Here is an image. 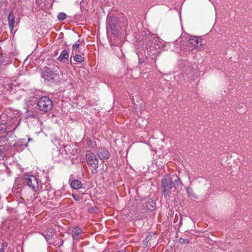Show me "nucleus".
Wrapping results in <instances>:
<instances>
[{"label": "nucleus", "mask_w": 252, "mask_h": 252, "mask_svg": "<svg viewBox=\"0 0 252 252\" xmlns=\"http://www.w3.org/2000/svg\"><path fill=\"white\" fill-rule=\"evenodd\" d=\"M161 193L167 199L171 197L172 192H178L182 190L184 184L176 175L165 174L161 182Z\"/></svg>", "instance_id": "f257e3e1"}, {"label": "nucleus", "mask_w": 252, "mask_h": 252, "mask_svg": "<svg viewBox=\"0 0 252 252\" xmlns=\"http://www.w3.org/2000/svg\"><path fill=\"white\" fill-rule=\"evenodd\" d=\"M128 25L126 19L123 16H117L109 12L107 16L106 28L107 32L117 36L122 28H126Z\"/></svg>", "instance_id": "f03ea898"}, {"label": "nucleus", "mask_w": 252, "mask_h": 252, "mask_svg": "<svg viewBox=\"0 0 252 252\" xmlns=\"http://www.w3.org/2000/svg\"><path fill=\"white\" fill-rule=\"evenodd\" d=\"M2 114H4L6 118H5V121L6 122V125L7 126L9 130L13 131L16 129L17 126L20 125V118L19 116H16L14 114L9 113L8 115L6 113H3Z\"/></svg>", "instance_id": "7ed1b4c3"}, {"label": "nucleus", "mask_w": 252, "mask_h": 252, "mask_svg": "<svg viewBox=\"0 0 252 252\" xmlns=\"http://www.w3.org/2000/svg\"><path fill=\"white\" fill-rule=\"evenodd\" d=\"M86 160L87 164L93 168L92 174H96L98 173L99 161L96 155L92 152H87L86 154Z\"/></svg>", "instance_id": "20e7f679"}, {"label": "nucleus", "mask_w": 252, "mask_h": 252, "mask_svg": "<svg viewBox=\"0 0 252 252\" xmlns=\"http://www.w3.org/2000/svg\"><path fill=\"white\" fill-rule=\"evenodd\" d=\"M53 105L52 100L46 96L40 97L37 102L38 109L44 112L50 111L53 108Z\"/></svg>", "instance_id": "39448f33"}, {"label": "nucleus", "mask_w": 252, "mask_h": 252, "mask_svg": "<svg viewBox=\"0 0 252 252\" xmlns=\"http://www.w3.org/2000/svg\"><path fill=\"white\" fill-rule=\"evenodd\" d=\"M24 184L29 186L33 191H36L38 188V183L34 176H29L24 178Z\"/></svg>", "instance_id": "423d86ee"}, {"label": "nucleus", "mask_w": 252, "mask_h": 252, "mask_svg": "<svg viewBox=\"0 0 252 252\" xmlns=\"http://www.w3.org/2000/svg\"><path fill=\"white\" fill-rule=\"evenodd\" d=\"M56 72L57 71H53L51 68L45 67L42 72V77L48 81L53 80L59 75V73Z\"/></svg>", "instance_id": "0eeeda50"}, {"label": "nucleus", "mask_w": 252, "mask_h": 252, "mask_svg": "<svg viewBox=\"0 0 252 252\" xmlns=\"http://www.w3.org/2000/svg\"><path fill=\"white\" fill-rule=\"evenodd\" d=\"M97 155L101 160L104 161L110 158L111 153L106 148L102 147L97 149Z\"/></svg>", "instance_id": "6e6552de"}, {"label": "nucleus", "mask_w": 252, "mask_h": 252, "mask_svg": "<svg viewBox=\"0 0 252 252\" xmlns=\"http://www.w3.org/2000/svg\"><path fill=\"white\" fill-rule=\"evenodd\" d=\"M5 118L6 117L4 114H1L0 115V137L4 136L5 134L8 133V132H11V130H9L7 126L6 125V122L4 120Z\"/></svg>", "instance_id": "1a4fd4ad"}, {"label": "nucleus", "mask_w": 252, "mask_h": 252, "mask_svg": "<svg viewBox=\"0 0 252 252\" xmlns=\"http://www.w3.org/2000/svg\"><path fill=\"white\" fill-rule=\"evenodd\" d=\"M201 39L198 36H192L189 38L188 41L189 44L191 45L194 48H200L202 46V44L200 43L199 46V43L201 42Z\"/></svg>", "instance_id": "9d476101"}, {"label": "nucleus", "mask_w": 252, "mask_h": 252, "mask_svg": "<svg viewBox=\"0 0 252 252\" xmlns=\"http://www.w3.org/2000/svg\"><path fill=\"white\" fill-rule=\"evenodd\" d=\"M145 207L148 210L153 211L156 208V202L151 198H147L145 201Z\"/></svg>", "instance_id": "9b49d317"}, {"label": "nucleus", "mask_w": 252, "mask_h": 252, "mask_svg": "<svg viewBox=\"0 0 252 252\" xmlns=\"http://www.w3.org/2000/svg\"><path fill=\"white\" fill-rule=\"evenodd\" d=\"M156 239V234L154 233H149L146 236L145 240L143 241V244L144 247H146L148 246V243L151 241Z\"/></svg>", "instance_id": "f8f14e48"}, {"label": "nucleus", "mask_w": 252, "mask_h": 252, "mask_svg": "<svg viewBox=\"0 0 252 252\" xmlns=\"http://www.w3.org/2000/svg\"><path fill=\"white\" fill-rule=\"evenodd\" d=\"M82 233V230L79 227L74 228L72 231V236L74 240L80 239V234Z\"/></svg>", "instance_id": "ddd939ff"}, {"label": "nucleus", "mask_w": 252, "mask_h": 252, "mask_svg": "<svg viewBox=\"0 0 252 252\" xmlns=\"http://www.w3.org/2000/svg\"><path fill=\"white\" fill-rule=\"evenodd\" d=\"M43 235L47 241L50 240L54 235V232L52 229H48L43 231Z\"/></svg>", "instance_id": "4468645a"}, {"label": "nucleus", "mask_w": 252, "mask_h": 252, "mask_svg": "<svg viewBox=\"0 0 252 252\" xmlns=\"http://www.w3.org/2000/svg\"><path fill=\"white\" fill-rule=\"evenodd\" d=\"M70 182V186L73 189H79L82 187V184L81 182L78 180H73Z\"/></svg>", "instance_id": "2eb2a0df"}, {"label": "nucleus", "mask_w": 252, "mask_h": 252, "mask_svg": "<svg viewBox=\"0 0 252 252\" xmlns=\"http://www.w3.org/2000/svg\"><path fill=\"white\" fill-rule=\"evenodd\" d=\"M8 26L10 29L12 30L15 23V16L11 12L8 17Z\"/></svg>", "instance_id": "dca6fc26"}, {"label": "nucleus", "mask_w": 252, "mask_h": 252, "mask_svg": "<svg viewBox=\"0 0 252 252\" xmlns=\"http://www.w3.org/2000/svg\"><path fill=\"white\" fill-rule=\"evenodd\" d=\"M186 192L189 197H192L193 198H196V196L194 194L192 189L189 187L187 188Z\"/></svg>", "instance_id": "f3484780"}, {"label": "nucleus", "mask_w": 252, "mask_h": 252, "mask_svg": "<svg viewBox=\"0 0 252 252\" xmlns=\"http://www.w3.org/2000/svg\"><path fill=\"white\" fill-rule=\"evenodd\" d=\"M18 86V83L16 82H13L12 83H10L8 85V90H9L10 92L13 93L15 92L16 90V88Z\"/></svg>", "instance_id": "a211bd4d"}, {"label": "nucleus", "mask_w": 252, "mask_h": 252, "mask_svg": "<svg viewBox=\"0 0 252 252\" xmlns=\"http://www.w3.org/2000/svg\"><path fill=\"white\" fill-rule=\"evenodd\" d=\"M73 59L76 62L82 63L84 62V58L80 55H76L73 57Z\"/></svg>", "instance_id": "6ab92c4d"}, {"label": "nucleus", "mask_w": 252, "mask_h": 252, "mask_svg": "<svg viewBox=\"0 0 252 252\" xmlns=\"http://www.w3.org/2000/svg\"><path fill=\"white\" fill-rule=\"evenodd\" d=\"M6 151V149L4 145H0V156H3L5 152Z\"/></svg>", "instance_id": "aec40b11"}, {"label": "nucleus", "mask_w": 252, "mask_h": 252, "mask_svg": "<svg viewBox=\"0 0 252 252\" xmlns=\"http://www.w3.org/2000/svg\"><path fill=\"white\" fill-rule=\"evenodd\" d=\"M19 142L20 145H25L26 147H28V143L26 142L25 139H21Z\"/></svg>", "instance_id": "412c9836"}, {"label": "nucleus", "mask_w": 252, "mask_h": 252, "mask_svg": "<svg viewBox=\"0 0 252 252\" xmlns=\"http://www.w3.org/2000/svg\"><path fill=\"white\" fill-rule=\"evenodd\" d=\"M179 242L180 244H185V243L188 244V243H189V240L182 238H180L179 239Z\"/></svg>", "instance_id": "4be33fe9"}, {"label": "nucleus", "mask_w": 252, "mask_h": 252, "mask_svg": "<svg viewBox=\"0 0 252 252\" xmlns=\"http://www.w3.org/2000/svg\"><path fill=\"white\" fill-rule=\"evenodd\" d=\"M182 217L180 215V220H179V223L178 224H177L176 225L177 226H178L179 228H180L182 226Z\"/></svg>", "instance_id": "5701e85b"}, {"label": "nucleus", "mask_w": 252, "mask_h": 252, "mask_svg": "<svg viewBox=\"0 0 252 252\" xmlns=\"http://www.w3.org/2000/svg\"><path fill=\"white\" fill-rule=\"evenodd\" d=\"M58 60L60 62H62L63 61V51H62L61 52L60 56L58 57Z\"/></svg>", "instance_id": "b1692460"}, {"label": "nucleus", "mask_w": 252, "mask_h": 252, "mask_svg": "<svg viewBox=\"0 0 252 252\" xmlns=\"http://www.w3.org/2000/svg\"><path fill=\"white\" fill-rule=\"evenodd\" d=\"M69 57L68 53L65 50H64V59H67Z\"/></svg>", "instance_id": "393cba45"}, {"label": "nucleus", "mask_w": 252, "mask_h": 252, "mask_svg": "<svg viewBox=\"0 0 252 252\" xmlns=\"http://www.w3.org/2000/svg\"><path fill=\"white\" fill-rule=\"evenodd\" d=\"M58 19H59L60 20H61V21L63 20V12H61V13L59 14V15H58Z\"/></svg>", "instance_id": "a878e982"}, {"label": "nucleus", "mask_w": 252, "mask_h": 252, "mask_svg": "<svg viewBox=\"0 0 252 252\" xmlns=\"http://www.w3.org/2000/svg\"><path fill=\"white\" fill-rule=\"evenodd\" d=\"M8 244L6 242H3L1 244V248L6 249L7 247Z\"/></svg>", "instance_id": "bb28decb"}, {"label": "nucleus", "mask_w": 252, "mask_h": 252, "mask_svg": "<svg viewBox=\"0 0 252 252\" xmlns=\"http://www.w3.org/2000/svg\"><path fill=\"white\" fill-rule=\"evenodd\" d=\"M79 44L78 43H75L73 45V49L76 50L79 48Z\"/></svg>", "instance_id": "cd10ccee"}, {"label": "nucleus", "mask_w": 252, "mask_h": 252, "mask_svg": "<svg viewBox=\"0 0 252 252\" xmlns=\"http://www.w3.org/2000/svg\"><path fill=\"white\" fill-rule=\"evenodd\" d=\"M178 220V215L176 214V216H175V218H174V222L175 223H177V222Z\"/></svg>", "instance_id": "c85d7f7f"}, {"label": "nucleus", "mask_w": 252, "mask_h": 252, "mask_svg": "<svg viewBox=\"0 0 252 252\" xmlns=\"http://www.w3.org/2000/svg\"><path fill=\"white\" fill-rule=\"evenodd\" d=\"M5 252L4 249H3V248L0 249V252Z\"/></svg>", "instance_id": "c756f323"}, {"label": "nucleus", "mask_w": 252, "mask_h": 252, "mask_svg": "<svg viewBox=\"0 0 252 252\" xmlns=\"http://www.w3.org/2000/svg\"><path fill=\"white\" fill-rule=\"evenodd\" d=\"M72 196H73V197L74 198V199L75 200H78V199L77 198V197H76L75 195H73V194H72Z\"/></svg>", "instance_id": "7c9ffc66"}, {"label": "nucleus", "mask_w": 252, "mask_h": 252, "mask_svg": "<svg viewBox=\"0 0 252 252\" xmlns=\"http://www.w3.org/2000/svg\"><path fill=\"white\" fill-rule=\"evenodd\" d=\"M32 140V139L28 138V142L30 141L31 140Z\"/></svg>", "instance_id": "2f4dec72"}, {"label": "nucleus", "mask_w": 252, "mask_h": 252, "mask_svg": "<svg viewBox=\"0 0 252 252\" xmlns=\"http://www.w3.org/2000/svg\"><path fill=\"white\" fill-rule=\"evenodd\" d=\"M63 244V241H62V243H60V244L59 245V246H62Z\"/></svg>", "instance_id": "473e14b6"}, {"label": "nucleus", "mask_w": 252, "mask_h": 252, "mask_svg": "<svg viewBox=\"0 0 252 252\" xmlns=\"http://www.w3.org/2000/svg\"><path fill=\"white\" fill-rule=\"evenodd\" d=\"M63 16H64V20L66 18V16L65 13H64Z\"/></svg>", "instance_id": "72a5a7b5"}, {"label": "nucleus", "mask_w": 252, "mask_h": 252, "mask_svg": "<svg viewBox=\"0 0 252 252\" xmlns=\"http://www.w3.org/2000/svg\"><path fill=\"white\" fill-rule=\"evenodd\" d=\"M165 252H171L169 250H167L165 251Z\"/></svg>", "instance_id": "f704fd0d"}, {"label": "nucleus", "mask_w": 252, "mask_h": 252, "mask_svg": "<svg viewBox=\"0 0 252 252\" xmlns=\"http://www.w3.org/2000/svg\"><path fill=\"white\" fill-rule=\"evenodd\" d=\"M141 62V63H142V62H143V61H142V60H141V61H140H140H139V62Z\"/></svg>", "instance_id": "c9c22d12"}, {"label": "nucleus", "mask_w": 252, "mask_h": 252, "mask_svg": "<svg viewBox=\"0 0 252 252\" xmlns=\"http://www.w3.org/2000/svg\"><path fill=\"white\" fill-rule=\"evenodd\" d=\"M141 62V63H142V62H143V61H142V60H141V61H140H140H139V62Z\"/></svg>", "instance_id": "e433bc0d"}, {"label": "nucleus", "mask_w": 252, "mask_h": 252, "mask_svg": "<svg viewBox=\"0 0 252 252\" xmlns=\"http://www.w3.org/2000/svg\"><path fill=\"white\" fill-rule=\"evenodd\" d=\"M141 62V63H142V62H143V61H142V60H141V61H140H140H139V62Z\"/></svg>", "instance_id": "4c0bfd02"}]
</instances>
